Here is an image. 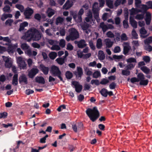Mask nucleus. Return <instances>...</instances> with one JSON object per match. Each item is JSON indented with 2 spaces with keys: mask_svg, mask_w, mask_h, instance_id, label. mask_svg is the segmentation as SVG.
Wrapping results in <instances>:
<instances>
[{
  "mask_svg": "<svg viewBox=\"0 0 152 152\" xmlns=\"http://www.w3.org/2000/svg\"><path fill=\"white\" fill-rule=\"evenodd\" d=\"M86 112L90 119L93 122L95 121L99 116V113L96 107H94L92 109L88 108Z\"/></svg>",
  "mask_w": 152,
  "mask_h": 152,
  "instance_id": "nucleus-1",
  "label": "nucleus"
},
{
  "mask_svg": "<svg viewBox=\"0 0 152 152\" xmlns=\"http://www.w3.org/2000/svg\"><path fill=\"white\" fill-rule=\"evenodd\" d=\"M139 81L140 85L146 86L148 85L149 81L148 79H145L144 75L141 72L138 73L137 78L133 77L130 79V82L132 83Z\"/></svg>",
  "mask_w": 152,
  "mask_h": 152,
  "instance_id": "nucleus-2",
  "label": "nucleus"
},
{
  "mask_svg": "<svg viewBox=\"0 0 152 152\" xmlns=\"http://www.w3.org/2000/svg\"><path fill=\"white\" fill-rule=\"evenodd\" d=\"M69 35L66 36V39L68 42L70 40H74L79 38L78 32L75 28H72L69 30Z\"/></svg>",
  "mask_w": 152,
  "mask_h": 152,
  "instance_id": "nucleus-3",
  "label": "nucleus"
},
{
  "mask_svg": "<svg viewBox=\"0 0 152 152\" xmlns=\"http://www.w3.org/2000/svg\"><path fill=\"white\" fill-rule=\"evenodd\" d=\"M29 31L32 32V33H29V37H31L34 40L37 41L41 39L42 34L36 28L33 29L31 28L30 30L29 29Z\"/></svg>",
  "mask_w": 152,
  "mask_h": 152,
  "instance_id": "nucleus-4",
  "label": "nucleus"
},
{
  "mask_svg": "<svg viewBox=\"0 0 152 152\" xmlns=\"http://www.w3.org/2000/svg\"><path fill=\"white\" fill-rule=\"evenodd\" d=\"M17 61L19 66L20 69H26V64L23 58L21 57H18L17 58Z\"/></svg>",
  "mask_w": 152,
  "mask_h": 152,
  "instance_id": "nucleus-5",
  "label": "nucleus"
},
{
  "mask_svg": "<svg viewBox=\"0 0 152 152\" xmlns=\"http://www.w3.org/2000/svg\"><path fill=\"white\" fill-rule=\"evenodd\" d=\"M50 71L52 75L54 76H57L61 74L58 67L55 65H53L51 67Z\"/></svg>",
  "mask_w": 152,
  "mask_h": 152,
  "instance_id": "nucleus-6",
  "label": "nucleus"
},
{
  "mask_svg": "<svg viewBox=\"0 0 152 152\" xmlns=\"http://www.w3.org/2000/svg\"><path fill=\"white\" fill-rule=\"evenodd\" d=\"M74 43L77 45V46L79 48H83L87 45L86 41L84 39H81L79 41L75 40L74 42Z\"/></svg>",
  "mask_w": 152,
  "mask_h": 152,
  "instance_id": "nucleus-7",
  "label": "nucleus"
},
{
  "mask_svg": "<svg viewBox=\"0 0 152 152\" xmlns=\"http://www.w3.org/2000/svg\"><path fill=\"white\" fill-rule=\"evenodd\" d=\"M72 85L74 86L76 91L78 93H80L82 90L83 86L80 85L79 82L76 81H73L72 82Z\"/></svg>",
  "mask_w": 152,
  "mask_h": 152,
  "instance_id": "nucleus-8",
  "label": "nucleus"
},
{
  "mask_svg": "<svg viewBox=\"0 0 152 152\" xmlns=\"http://www.w3.org/2000/svg\"><path fill=\"white\" fill-rule=\"evenodd\" d=\"M124 44L126 45L124 46L123 53L125 55H126L129 50L131 49V48L128 43L124 42Z\"/></svg>",
  "mask_w": 152,
  "mask_h": 152,
  "instance_id": "nucleus-9",
  "label": "nucleus"
},
{
  "mask_svg": "<svg viewBox=\"0 0 152 152\" xmlns=\"http://www.w3.org/2000/svg\"><path fill=\"white\" fill-rule=\"evenodd\" d=\"M39 72V70L37 68H32L30 71H29V78H33Z\"/></svg>",
  "mask_w": 152,
  "mask_h": 152,
  "instance_id": "nucleus-10",
  "label": "nucleus"
},
{
  "mask_svg": "<svg viewBox=\"0 0 152 152\" xmlns=\"http://www.w3.org/2000/svg\"><path fill=\"white\" fill-rule=\"evenodd\" d=\"M39 69L44 75H46L48 74L49 71L48 67L45 66L44 64H41L39 65Z\"/></svg>",
  "mask_w": 152,
  "mask_h": 152,
  "instance_id": "nucleus-11",
  "label": "nucleus"
},
{
  "mask_svg": "<svg viewBox=\"0 0 152 152\" xmlns=\"http://www.w3.org/2000/svg\"><path fill=\"white\" fill-rule=\"evenodd\" d=\"M2 57L4 61L5 62V65L6 67H10L12 66V64L11 61H10L9 58L5 56H3Z\"/></svg>",
  "mask_w": 152,
  "mask_h": 152,
  "instance_id": "nucleus-12",
  "label": "nucleus"
},
{
  "mask_svg": "<svg viewBox=\"0 0 152 152\" xmlns=\"http://www.w3.org/2000/svg\"><path fill=\"white\" fill-rule=\"evenodd\" d=\"M73 2L72 1L67 0L63 6V9L66 10H68L73 5Z\"/></svg>",
  "mask_w": 152,
  "mask_h": 152,
  "instance_id": "nucleus-13",
  "label": "nucleus"
},
{
  "mask_svg": "<svg viewBox=\"0 0 152 152\" xmlns=\"http://www.w3.org/2000/svg\"><path fill=\"white\" fill-rule=\"evenodd\" d=\"M93 11L94 18L96 20L98 23L100 21V19L99 17V13L97 8H94Z\"/></svg>",
  "mask_w": 152,
  "mask_h": 152,
  "instance_id": "nucleus-14",
  "label": "nucleus"
},
{
  "mask_svg": "<svg viewBox=\"0 0 152 152\" xmlns=\"http://www.w3.org/2000/svg\"><path fill=\"white\" fill-rule=\"evenodd\" d=\"M19 82L20 84L23 83H24L25 84H27V78L26 75H22L20 76L19 78Z\"/></svg>",
  "mask_w": 152,
  "mask_h": 152,
  "instance_id": "nucleus-15",
  "label": "nucleus"
},
{
  "mask_svg": "<svg viewBox=\"0 0 152 152\" xmlns=\"http://www.w3.org/2000/svg\"><path fill=\"white\" fill-rule=\"evenodd\" d=\"M35 82L39 83L44 84L45 83L44 77L42 76H37L35 78Z\"/></svg>",
  "mask_w": 152,
  "mask_h": 152,
  "instance_id": "nucleus-16",
  "label": "nucleus"
},
{
  "mask_svg": "<svg viewBox=\"0 0 152 152\" xmlns=\"http://www.w3.org/2000/svg\"><path fill=\"white\" fill-rule=\"evenodd\" d=\"M77 72L75 74L78 77L81 78L83 75V72L82 68L80 67H77Z\"/></svg>",
  "mask_w": 152,
  "mask_h": 152,
  "instance_id": "nucleus-17",
  "label": "nucleus"
},
{
  "mask_svg": "<svg viewBox=\"0 0 152 152\" xmlns=\"http://www.w3.org/2000/svg\"><path fill=\"white\" fill-rule=\"evenodd\" d=\"M129 22L131 26L134 28H136L137 26V22L134 20L133 18L130 17Z\"/></svg>",
  "mask_w": 152,
  "mask_h": 152,
  "instance_id": "nucleus-18",
  "label": "nucleus"
},
{
  "mask_svg": "<svg viewBox=\"0 0 152 152\" xmlns=\"http://www.w3.org/2000/svg\"><path fill=\"white\" fill-rule=\"evenodd\" d=\"M46 13L49 18L51 17L55 14V12L50 7L48 8L46 11Z\"/></svg>",
  "mask_w": 152,
  "mask_h": 152,
  "instance_id": "nucleus-19",
  "label": "nucleus"
},
{
  "mask_svg": "<svg viewBox=\"0 0 152 152\" xmlns=\"http://www.w3.org/2000/svg\"><path fill=\"white\" fill-rule=\"evenodd\" d=\"M18 75L17 74H15L13 77L12 82V84L15 86L17 85L18 83Z\"/></svg>",
  "mask_w": 152,
  "mask_h": 152,
  "instance_id": "nucleus-20",
  "label": "nucleus"
},
{
  "mask_svg": "<svg viewBox=\"0 0 152 152\" xmlns=\"http://www.w3.org/2000/svg\"><path fill=\"white\" fill-rule=\"evenodd\" d=\"M28 25V23L27 22H24L21 23L18 31L20 32H21V31L24 30L25 27L27 26Z\"/></svg>",
  "mask_w": 152,
  "mask_h": 152,
  "instance_id": "nucleus-21",
  "label": "nucleus"
},
{
  "mask_svg": "<svg viewBox=\"0 0 152 152\" xmlns=\"http://www.w3.org/2000/svg\"><path fill=\"white\" fill-rule=\"evenodd\" d=\"M99 27L102 29V30L104 33L108 29L107 26L105 24L104 22H102L100 23Z\"/></svg>",
  "mask_w": 152,
  "mask_h": 152,
  "instance_id": "nucleus-22",
  "label": "nucleus"
},
{
  "mask_svg": "<svg viewBox=\"0 0 152 152\" xmlns=\"http://www.w3.org/2000/svg\"><path fill=\"white\" fill-rule=\"evenodd\" d=\"M106 45L107 48H111L113 46V42L111 41L110 39H107L105 40Z\"/></svg>",
  "mask_w": 152,
  "mask_h": 152,
  "instance_id": "nucleus-23",
  "label": "nucleus"
},
{
  "mask_svg": "<svg viewBox=\"0 0 152 152\" xmlns=\"http://www.w3.org/2000/svg\"><path fill=\"white\" fill-rule=\"evenodd\" d=\"M12 15L11 14H6L4 13L2 15L1 19L3 21L8 18H12Z\"/></svg>",
  "mask_w": 152,
  "mask_h": 152,
  "instance_id": "nucleus-24",
  "label": "nucleus"
},
{
  "mask_svg": "<svg viewBox=\"0 0 152 152\" xmlns=\"http://www.w3.org/2000/svg\"><path fill=\"white\" fill-rule=\"evenodd\" d=\"M7 50L9 53H13L15 51V47L11 45H9L8 46Z\"/></svg>",
  "mask_w": 152,
  "mask_h": 152,
  "instance_id": "nucleus-25",
  "label": "nucleus"
},
{
  "mask_svg": "<svg viewBox=\"0 0 152 152\" xmlns=\"http://www.w3.org/2000/svg\"><path fill=\"white\" fill-rule=\"evenodd\" d=\"M102 46V39L100 38H99L97 39L96 41V46L98 49H100Z\"/></svg>",
  "mask_w": 152,
  "mask_h": 152,
  "instance_id": "nucleus-26",
  "label": "nucleus"
},
{
  "mask_svg": "<svg viewBox=\"0 0 152 152\" xmlns=\"http://www.w3.org/2000/svg\"><path fill=\"white\" fill-rule=\"evenodd\" d=\"M140 69L145 74H148L149 73L150 69L146 66H143L140 67Z\"/></svg>",
  "mask_w": 152,
  "mask_h": 152,
  "instance_id": "nucleus-27",
  "label": "nucleus"
},
{
  "mask_svg": "<svg viewBox=\"0 0 152 152\" xmlns=\"http://www.w3.org/2000/svg\"><path fill=\"white\" fill-rule=\"evenodd\" d=\"M84 12V10L83 8H81L77 14V17L78 19L80 21H81L82 20V15Z\"/></svg>",
  "mask_w": 152,
  "mask_h": 152,
  "instance_id": "nucleus-28",
  "label": "nucleus"
},
{
  "mask_svg": "<svg viewBox=\"0 0 152 152\" xmlns=\"http://www.w3.org/2000/svg\"><path fill=\"white\" fill-rule=\"evenodd\" d=\"M107 90L105 88H102L100 91V93L101 95L104 97H107Z\"/></svg>",
  "mask_w": 152,
  "mask_h": 152,
  "instance_id": "nucleus-29",
  "label": "nucleus"
},
{
  "mask_svg": "<svg viewBox=\"0 0 152 152\" xmlns=\"http://www.w3.org/2000/svg\"><path fill=\"white\" fill-rule=\"evenodd\" d=\"M99 58L100 60H103L105 58V55L103 51L100 50L98 53Z\"/></svg>",
  "mask_w": 152,
  "mask_h": 152,
  "instance_id": "nucleus-30",
  "label": "nucleus"
},
{
  "mask_svg": "<svg viewBox=\"0 0 152 152\" xmlns=\"http://www.w3.org/2000/svg\"><path fill=\"white\" fill-rule=\"evenodd\" d=\"M56 61L60 65H63L65 62V59L62 57L58 58L56 59Z\"/></svg>",
  "mask_w": 152,
  "mask_h": 152,
  "instance_id": "nucleus-31",
  "label": "nucleus"
},
{
  "mask_svg": "<svg viewBox=\"0 0 152 152\" xmlns=\"http://www.w3.org/2000/svg\"><path fill=\"white\" fill-rule=\"evenodd\" d=\"M149 9L148 7L146 5H142V8L140 10V12L143 13H145L146 12L147 10Z\"/></svg>",
  "mask_w": 152,
  "mask_h": 152,
  "instance_id": "nucleus-32",
  "label": "nucleus"
},
{
  "mask_svg": "<svg viewBox=\"0 0 152 152\" xmlns=\"http://www.w3.org/2000/svg\"><path fill=\"white\" fill-rule=\"evenodd\" d=\"M106 4L107 6L110 9L113 8V1L111 0H106Z\"/></svg>",
  "mask_w": 152,
  "mask_h": 152,
  "instance_id": "nucleus-33",
  "label": "nucleus"
},
{
  "mask_svg": "<svg viewBox=\"0 0 152 152\" xmlns=\"http://www.w3.org/2000/svg\"><path fill=\"white\" fill-rule=\"evenodd\" d=\"M21 48L23 50H27L26 53L28 55V46L26 43H23L21 45Z\"/></svg>",
  "mask_w": 152,
  "mask_h": 152,
  "instance_id": "nucleus-34",
  "label": "nucleus"
},
{
  "mask_svg": "<svg viewBox=\"0 0 152 152\" xmlns=\"http://www.w3.org/2000/svg\"><path fill=\"white\" fill-rule=\"evenodd\" d=\"M64 21V19L60 17H58L56 19V24L58 25L59 23L61 24Z\"/></svg>",
  "mask_w": 152,
  "mask_h": 152,
  "instance_id": "nucleus-35",
  "label": "nucleus"
},
{
  "mask_svg": "<svg viewBox=\"0 0 152 152\" xmlns=\"http://www.w3.org/2000/svg\"><path fill=\"white\" fill-rule=\"evenodd\" d=\"M65 76L67 79H70L72 77L73 75L70 71H67L65 73Z\"/></svg>",
  "mask_w": 152,
  "mask_h": 152,
  "instance_id": "nucleus-36",
  "label": "nucleus"
},
{
  "mask_svg": "<svg viewBox=\"0 0 152 152\" xmlns=\"http://www.w3.org/2000/svg\"><path fill=\"white\" fill-rule=\"evenodd\" d=\"M21 39L26 40L27 42H28V30L25 33L24 35L21 37Z\"/></svg>",
  "mask_w": 152,
  "mask_h": 152,
  "instance_id": "nucleus-37",
  "label": "nucleus"
},
{
  "mask_svg": "<svg viewBox=\"0 0 152 152\" xmlns=\"http://www.w3.org/2000/svg\"><path fill=\"white\" fill-rule=\"evenodd\" d=\"M122 74L123 75L128 76L130 75V71L126 68L125 70H122Z\"/></svg>",
  "mask_w": 152,
  "mask_h": 152,
  "instance_id": "nucleus-38",
  "label": "nucleus"
},
{
  "mask_svg": "<svg viewBox=\"0 0 152 152\" xmlns=\"http://www.w3.org/2000/svg\"><path fill=\"white\" fill-rule=\"evenodd\" d=\"M92 75L93 78H97L101 76L100 72L98 71H96L94 72Z\"/></svg>",
  "mask_w": 152,
  "mask_h": 152,
  "instance_id": "nucleus-39",
  "label": "nucleus"
},
{
  "mask_svg": "<svg viewBox=\"0 0 152 152\" xmlns=\"http://www.w3.org/2000/svg\"><path fill=\"white\" fill-rule=\"evenodd\" d=\"M142 59L146 63H149L151 61L150 57L147 56H143Z\"/></svg>",
  "mask_w": 152,
  "mask_h": 152,
  "instance_id": "nucleus-40",
  "label": "nucleus"
},
{
  "mask_svg": "<svg viewBox=\"0 0 152 152\" xmlns=\"http://www.w3.org/2000/svg\"><path fill=\"white\" fill-rule=\"evenodd\" d=\"M13 22V20L11 19H9L7 20L5 22V25L6 26H11Z\"/></svg>",
  "mask_w": 152,
  "mask_h": 152,
  "instance_id": "nucleus-41",
  "label": "nucleus"
},
{
  "mask_svg": "<svg viewBox=\"0 0 152 152\" xmlns=\"http://www.w3.org/2000/svg\"><path fill=\"white\" fill-rule=\"evenodd\" d=\"M81 27L83 30H86L89 27V24L85 23L81 25Z\"/></svg>",
  "mask_w": 152,
  "mask_h": 152,
  "instance_id": "nucleus-42",
  "label": "nucleus"
},
{
  "mask_svg": "<svg viewBox=\"0 0 152 152\" xmlns=\"http://www.w3.org/2000/svg\"><path fill=\"white\" fill-rule=\"evenodd\" d=\"M152 42V36L148 37L144 40V43L145 44H149Z\"/></svg>",
  "mask_w": 152,
  "mask_h": 152,
  "instance_id": "nucleus-43",
  "label": "nucleus"
},
{
  "mask_svg": "<svg viewBox=\"0 0 152 152\" xmlns=\"http://www.w3.org/2000/svg\"><path fill=\"white\" fill-rule=\"evenodd\" d=\"M57 56V54L56 52H51L49 55V57L52 59H54Z\"/></svg>",
  "mask_w": 152,
  "mask_h": 152,
  "instance_id": "nucleus-44",
  "label": "nucleus"
},
{
  "mask_svg": "<svg viewBox=\"0 0 152 152\" xmlns=\"http://www.w3.org/2000/svg\"><path fill=\"white\" fill-rule=\"evenodd\" d=\"M126 61L128 63H136L137 62L136 59L134 58H130L127 59Z\"/></svg>",
  "mask_w": 152,
  "mask_h": 152,
  "instance_id": "nucleus-45",
  "label": "nucleus"
},
{
  "mask_svg": "<svg viewBox=\"0 0 152 152\" xmlns=\"http://www.w3.org/2000/svg\"><path fill=\"white\" fill-rule=\"evenodd\" d=\"M132 34L134 38L135 39H138V34L136 33V31L134 29H133L132 32Z\"/></svg>",
  "mask_w": 152,
  "mask_h": 152,
  "instance_id": "nucleus-46",
  "label": "nucleus"
},
{
  "mask_svg": "<svg viewBox=\"0 0 152 152\" xmlns=\"http://www.w3.org/2000/svg\"><path fill=\"white\" fill-rule=\"evenodd\" d=\"M15 7L20 10L21 12L24 11V7L22 5L17 4L16 5Z\"/></svg>",
  "mask_w": 152,
  "mask_h": 152,
  "instance_id": "nucleus-47",
  "label": "nucleus"
},
{
  "mask_svg": "<svg viewBox=\"0 0 152 152\" xmlns=\"http://www.w3.org/2000/svg\"><path fill=\"white\" fill-rule=\"evenodd\" d=\"M144 14L142 13V14H137L136 16V18L139 20L142 19L144 18Z\"/></svg>",
  "mask_w": 152,
  "mask_h": 152,
  "instance_id": "nucleus-48",
  "label": "nucleus"
},
{
  "mask_svg": "<svg viewBox=\"0 0 152 152\" xmlns=\"http://www.w3.org/2000/svg\"><path fill=\"white\" fill-rule=\"evenodd\" d=\"M83 125L81 122H80L77 124V127L78 130L79 131H81L83 129Z\"/></svg>",
  "mask_w": 152,
  "mask_h": 152,
  "instance_id": "nucleus-49",
  "label": "nucleus"
},
{
  "mask_svg": "<svg viewBox=\"0 0 152 152\" xmlns=\"http://www.w3.org/2000/svg\"><path fill=\"white\" fill-rule=\"evenodd\" d=\"M91 83L93 85L94 84H95L96 86H98L99 85V81L98 80H94L93 79L91 80Z\"/></svg>",
  "mask_w": 152,
  "mask_h": 152,
  "instance_id": "nucleus-50",
  "label": "nucleus"
},
{
  "mask_svg": "<svg viewBox=\"0 0 152 152\" xmlns=\"http://www.w3.org/2000/svg\"><path fill=\"white\" fill-rule=\"evenodd\" d=\"M106 35L109 38H113L115 37L114 34L110 31H108L106 33Z\"/></svg>",
  "mask_w": 152,
  "mask_h": 152,
  "instance_id": "nucleus-51",
  "label": "nucleus"
},
{
  "mask_svg": "<svg viewBox=\"0 0 152 152\" xmlns=\"http://www.w3.org/2000/svg\"><path fill=\"white\" fill-rule=\"evenodd\" d=\"M123 26L124 28H127L129 27L128 20H125L123 21Z\"/></svg>",
  "mask_w": 152,
  "mask_h": 152,
  "instance_id": "nucleus-52",
  "label": "nucleus"
},
{
  "mask_svg": "<svg viewBox=\"0 0 152 152\" xmlns=\"http://www.w3.org/2000/svg\"><path fill=\"white\" fill-rule=\"evenodd\" d=\"M59 45L62 48H64L65 45V41L64 39H61L59 43Z\"/></svg>",
  "mask_w": 152,
  "mask_h": 152,
  "instance_id": "nucleus-53",
  "label": "nucleus"
},
{
  "mask_svg": "<svg viewBox=\"0 0 152 152\" xmlns=\"http://www.w3.org/2000/svg\"><path fill=\"white\" fill-rule=\"evenodd\" d=\"M116 86V83L114 82H113L109 85V87L111 89H114L115 88Z\"/></svg>",
  "mask_w": 152,
  "mask_h": 152,
  "instance_id": "nucleus-54",
  "label": "nucleus"
},
{
  "mask_svg": "<svg viewBox=\"0 0 152 152\" xmlns=\"http://www.w3.org/2000/svg\"><path fill=\"white\" fill-rule=\"evenodd\" d=\"M7 113L6 112H4L0 113V118H3L4 119L7 118Z\"/></svg>",
  "mask_w": 152,
  "mask_h": 152,
  "instance_id": "nucleus-55",
  "label": "nucleus"
},
{
  "mask_svg": "<svg viewBox=\"0 0 152 152\" xmlns=\"http://www.w3.org/2000/svg\"><path fill=\"white\" fill-rule=\"evenodd\" d=\"M135 64H134L132 63H130L126 66L127 69L131 70L135 66Z\"/></svg>",
  "mask_w": 152,
  "mask_h": 152,
  "instance_id": "nucleus-56",
  "label": "nucleus"
},
{
  "mask_svg": "<svg viewBox=\"0 0 152 152\" xmlns=\"http://www.w3.org/2000/svg\"><path fill=\"white\" fill-rule=\"evenodd\" d=\"M51 49L52 50H59L61 49L60 47L58 45H53L51 48Z\"/></svg>",
  "mask_w": 152,
  "mask_h": 152,
  "instance_id": "nucleus-57",
  "label": "nucleus"
},
{
  "mask_svg": "<svg viewBox=\"0 0 152 152\" xmlns=\"http://www.w3.org/2000/svg\"><path fill=\"white\" fill-rule=\"evenodd\" d=\"M140 33L141 34L145 35L146 34L147 31L144 27H142L140 30Z\"/></svg>",
  "mask_w": 152,
  "mask_h": 152,
  "instance_id": "nucleus-58",
  "label": "nucleus"
},
{
  "mask_svg": "<svg viewBox=\"0 0 152 152\" xmlns=\"http://www.w3.org/2000/svg\"><path fill=\"white\" fill-rule=\"evenodd\" d=\"M10 7L8 5H6L3 8V11L5 12H10Z\"/></svg>",
  "mask_w": 152,
  "mask_h": 152,
  "instance_id": "nucleus-59",
  "label": "nucleus"
},
{
  "mask_svg": "<svg viewBox=\"0 0 152 152\" xmlns=\"http://www.w3.org/2000/svg\"><path fill=\"white\" fill-rule=\"evenodd\" d=\"M109 82V81L103 78L102 80L101 81L100 83L102 85H105Z\"/></svg>",
  "mask_w": 152,
  "mask_h": 152,
  "instance_id": "nucleus-60",
  "label": "nucleus"
},
{
  "mask_svg": "<svg viewBox=\"0 0 152 152\" xmlns=\"http://www.w3.org/2000/svg\"><path fill=\"white\" fill-rule=\"evenodd\" d=\"M70 14L72 16L73 18L75 19L77 16V11H72L71 12Z\"/></svg>",
  "mask_w": 152,
  "mask_h": 152,
  "instance_id": "nucleus-61",
  "label": "nucleus"
},
{
  "mask_svg": "<svg viewBox=\"0 0 152 152\" xmlns=\"http://www.w3.org/2000/svg\"><path fill=\"white\" fill-rule=\"evenodd\" d=\"M34 18L35 19L39 21L41 19V15L37 13L35 15Z\"/></svg>",
  "mask_w": 152,
  "mask_h": 152,
  "instance_id": "nucleus-62",
  "label": "nucleus"
},
{
  "mask_svg": "<svg viewBox=\"0 0 152 152\" xmlns=\"http://www.w3.org/2000/svg\"><path fill=\"white\" fill-rule=\"evenodd\" d=\"M130 15H135L137 13V11L134 8H132L131 10H130Z\"/></svg>",
  "mask_w": 152,
  "mask_h": 152,
  "instance_id": "nucleus-63",
  "label": "nucleus"
},
{
  "mask_svg": "<svg viewBox=\"0 0 152 152\" xmlns=\"http://www.w3.org/2000/svg\"><path fill=\"white\" fill-rule=\"evenodd\" d=\"M73 46L70 43H68L67 45L66 49L69 50H72L73 49Z\"/></svg>",
  "mask_w": 152,
  "mask_h": 152,
  "instance_id": "nucleus-64",
  "label": "nucleus"
}]
</instances>
